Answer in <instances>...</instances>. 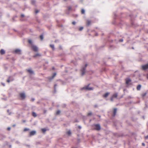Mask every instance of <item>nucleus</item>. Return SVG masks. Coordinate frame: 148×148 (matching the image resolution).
Instances as JSON below:
<instances>
[{"instance_id": "nucleus-1", "label": "nucleus", "mask_w": 148, "mask_h": 148, "mask_svg": "<svg viewBox=\"0 0 148 148\" xmlns=\"http://www.w3.org/2000/svg\"><path fill=\"white\" fill-rule=\"evenodd\" d=\"M87 66V64H86L85 65L82 67V68L81 69L80 71L82 72L81 75L82 76H83L84 75L86 69V67Z\"/></svg>"}, {"instance_id": "nucleus-2", "label": "nucleus", "mask_w": 148, "mask_h": 148, "mask_svg": "<svg viewBox=\"0 0 148 148\" xmlns=\"http://www.w3.org/2000/svg\"><path fill=\"white\" fill-rule=\"evenodd\" d=\"M90 85V84H89L87 86L82 88H81V90H93V87H89V86Z\"/></svg>"}, {"instance_id": "nucleus-3", "label": "nucleus", "mask_w": 148, "mask_h": 148, "mask_svg": "<svg viewBox=\"0 0 148 148\" xmlns=\"http://www.w3.org/2000/svg\"><path fill=\"white\" fill-rule=\"evenodd\" d=\"M95 127V129L97 131H99L101 130V127L99 124H95L94 125Z\"/></svg>"}, {"instance_id": "nucleus-4", "label": "nucleus", "mask_w": 148, "mask_h": 148, "mask_svg": "<svg viewBox=\"0 0 148 148\" xmlns=\"http://www.w3.org/2000/svg\"><path fill=\"white\" fill-rule=\"evenodd\" d=\"M56 75V73H53V75L52 76H49L47 77V78L49 82H51L54 78V77Z\"/></svg>"}, {"instance_id": "nucleus-5", "label": "nucleus", "mask_w": 148, "mask_h": 148, "mask_svg": "<svg viewBox=\"0 0 148 148\" xmlns=\"http://www.w3.org/2000/svg\"><path fill=\"white\" fill-rule=\"evenodd\" d=\"M32 48L33 50L35 52H37L38 51V47L35 45H33L32 46Z\"/></svg>"}, {"instance_id": "nucleus-6", "label": "nucleus", "mask_w": 148, "mask_h": 148, "mask_svg": "<svg viewBox=\"0 0 148 148\" xmlns=\"http://www.w3.org/2000/svg\"><path fill=\"white\" fill-rule=\"evenodd\" d=\"M26 70L28 72H29L30 74L32 75L34 74V71L32 70L31 69H27Z\"/></svg>"}, {"instance_id": "nucleus-7", "label": "nucleus", "mask_w": 148, "mask_h": 148, "mask_svg": "<svg viewBox=\"0 0 148 148\" xmlns=\"http://www.w3.org/2000/svg\"><path fill=\"white\" fill-rule=\"evenodd\" d=\"M21 50L19 49H16L14 51V53H18L20 54H21Z\"/></svg>"}, {"instance_id": "nucleus-8", "label": "nucleus", "mask_w": 148, "mask_h": 148, "mask_svg": "<svg viewBox=\"0 0 148 148\" xmlns=\"http://www.w3.org/2000/svg\"><path fill=\"white\" fill-rule=\"evenodd\" d=\"M143 70H145L148 69V63L146 64L143 65L142 66Z\"/></svg>"}, {"instance_id": "nucleus-9", "label": "nucleus", "mask_w": 148, "mask_h": 148, "mask_svg": "<svg viewBox=\"0 0 148 148\" xmlns=\"http://www.w3.org/2000/svg\"><path fill=\"white\" fill-rule=\"evenodd\" d=\"M20 96L23 99H24L25 98V94L24 93H21L20 94Z\"/></svg>"}, {"instance_id": "nucleus-10", "label": "nucleus", "mask_w": 148, "mask_h": 148, "mask_svg": "<svg viewBox=\"0 0 148 148\" xmlns=\"http://www.w3.org/2000/svg\"><path fill=\"white\" fill-rule=\"evenodd\" d=\"M36 131L34 130L30 132L29 133V136H31L34 135L36 133Z\"/></svg>"}, {"instance_id": "nucleus-11", "label": "nucleus", "mask_w": 148, "mask_h": 148, "mask_svg": "<svg viewBox=\"0 0 148 148\" xmlns=\"http://www.w3.org/2000/svg\"><path fill=\"white\" fill-rule=\"evenodd\" d=\"M131 81V80L130 78H128L126 79V83L127 84H128Z\"/></svg>"}, {"instance_id": "nucleus-12", "label": "nucleus", "mask_w": 148, "mask_h": 148, "mask_svg": "<svg viewBox=\"0 0 148 148\" xmlns=\"http://www.w3.org/2000/svg\"><path fill=\"white\" fill-rule=\"evenodd\" d=\"M141 84H139L136 87L137 90H140L141 88Z\"/></svg>"}, {"instance_id": "nucleus-13", "label": "nucleus", "mask_w": 148, "mask_h": 148, "mask_svg": "<svg viewBox=\"0 0 148 148\" xmlns=\"http://www.w3.org/2000/svg\"><path fill=\"white\" fill-rule=\"evenodd\" d=\"M109 94V92H107L103 95V97L104 98H106Z\"/></svg>"}, {"instance_id": "nucleus-14", "label": "nucleus", "mask_w": 148, "mask_h": 148, "mask_svg": "<svg viewBox=\"0 0 148 148\" xmlns=\"http://www.w3.org/2000/svg\"><path fill=\"white\" fill-rule=\"evenodd\" d=\"M38 56L39 57L41 56V54L39 53H37L33 56V57L34 58H36Z\"/></svg>"}, {"instance_id": "nucleus-15", "label": "nucleus", "mask_w": 148, "mask_h": 148, "mask_svg": "<svg viewBox=\"0 0 148 148\" xmlns=\"http://www.w3.org/2000/svg\"><path fill=\"white\" fill-rule=\"evenodd\" d=\"M5 53V51L3 49H1L0 51V53L1 55L4 54Z\"/></svg>"}, {"instance_id": "nucleus-16", "label": "nucleus", "mask_w": 148, "mask_h": 148, "mask_svg": "<svg viewBox=\"0 0 148 148\" xmlns=\"http://www.w3.org/2000/svg\"><path fill=\"white\" fill-rule=\"evenodd\" d=\"M116 111H117V109L116 108H115L114 109V111H113V116H114L116 114Z\"/></svg>"}, {"instance_id": "nucleus-17", "label": "nucleus", "mask_w": 148, "mask_h": 148, "mask_svg": "<svg viewBox=\"0 0 148 148\" xmlns=\"http://www.w3.org/2000/svg\"><path fill=\"white\" fill-rule=\"evenodd\" d=\"M117 96H118V93H115L113 95L112 97L113 98H117Z\"/></svg>"}, {"instance_id": "nucleus-18", "label": "nucleus", "mask_w": 148, "mask_h": 148, "mask_svg": "<svg viewBox=\"0 0 148 148\" xmlns=\"http://www.w3.org/2000/svg\"><path fill=\"white\" fill-rule=\"evenodd\" d=\"M50 47L51 48L53 49V50H55V48L54 47V46L53 44H51L50 45Z\"/></svg>"}, {"instance_id": "nucleus-19", "label": "nucleus", "mask_w": 148, "mask_h": 148, "mask_svg": "<svg viewBox=\"0 0 148 148\" xmlns=\"http://www.w3.org/2000/svg\"><path fill=\"white\" fill-rule=\"evenodd\" d=\"M91 21L90 20H87V21L86 25L89 26L90 24Z\"/></svg>"}, {"instance_id": "nucleus-20", "label": "nucleus", "mask_w": 148, "mask_h": 148, "mask_svg": "<svg viewBox=\"0 0 148 148\" xmlns=\"http://www.w3.org/2000/svg\"><path fill=\"white\" fill-rule=\"evenodd\" d=\"M32 116L34 117H36L37 116V114L36 112H33L32 113Z\"/></svg>"}, {"instance_id": "nucleus-21", "label": "nucleus", "mask_w": 148, "mask_h": 148, "mask_svg": "<svg viewBox=\"0 0 148 148\" xmlns=\"http://www.w3.org/2000/svg\"><path fill=\"white\" fill-rule=\"evenodd\" d=\"M67 134L69 135H70L71 134V132L70 130H69L66 133Z\"/></svg>"}, {"instance_id": "nucleus-22", "label": "nucleus", "mask_w": 148, "mask_h": 148, "mask_svg": "<svg viewBox=\"0 0 148 148\" xmlns=\"http://www.w3.org/2000/svg\"><path fill=\"white\" fill-rule=\"evenodd\" d=\"M57 85L56 84H55L54 86V93H56V87L57 86Z\"/></svg>"}, {"instance_id": "nucleus-23", "label": "nucleus", "mask_w": 148, "mask_h": 148, "mask_svg": "<svg viewBox=\"0 0 148 148\" xmlns=\"http://www.w3.org/2000/svg\"><path fill=\"white\" fill-rule=\"evenodd\" d=\"M85 10L84 9H82V10H81V13H82V14H85Z\"/></svg>"}, {"instance_id": "nucleus-24", "label": "nucleus", "mask_w": 148, "mask_h": 148, "mask_svg": "<svg viewBox=\"0 0 148 148\" xmlns=\"http://www.w3.org/2000/svg\"><path fill=\"white\" fill-rule=\"evenodd\" d=\"M31 3L32 4L34 5L36 3V1L35 0H32L31 1Z\"/></svg>"}, {"instance_id": "nucleus-25", "label": "nucleus", "mask_w": 148, "mask_h": 148, "mask_svg": "<svg viewBox=\"0 0 148 148\" xmlns=\"http://www.w3.org/2000/svg\"><path fill=\"white\" fill-rule=\"evenodd\" d=\"M41 130L43 133H44L46 131V129L45 128H42L41 129Z\"/></svg>"}, {"instance_id": "nucleus-26", "label": "nucleus", "mask_w": 148, "mask_h": 148, "mask_svg": "<svg viewBox=\"0 0 148 148\" xmlns=\"http://www.w3.org/2000/svg\"><path fill=\"white\" fill-rule=\"evenodd\" d=\"M61 112L60 111V110H58L57 111V112H56V115H58Z\"/></svg>"}, {"instance_id": "nucleus-27", "label": "nucleus", "mask_w": 148, "mask_h": 148, "mask_svg": "<svg viewBox=\"0 0 148 148\" xmlns=\"http://www.w3.org/2000/svg\"><path fill=\"white\" fill-rule=\"evenodd\" d=\"M40 37L41 40H42L43 39V35H41L40 36Z\"/></svg>"}, {"instance_id": "nucleus-28", "label": "nucleus", "mask_w": 148, "mask_h": 148, "mask_svg": "<svg viewBox=\"0 0 148 148\" xmlns=\"http://www.w3.org/2000/svg\"><path fill=\"white\" fill-rule=\"evenodd\" d=\"M68 10H70L71 9V6H68L67 7Z\"/></svg>"}, {"instance_id": "nucleus-29", "label": "nucleus", "mask_w": 148, "mask_h": 148, "mask_svg": "<svg viewBox=\"0 0 148 148\" xmlns=\"http://www.w3.org/2000/svg\"><path fill=\"white\" fill-rule=\"evenodd\" d=\"M83 28H84V27H79V31H81L83 30Z\"/></svg>"}, {"instance_id": "nucleus-30", "label": "nucleus", "mask_w": 148, "mask_h": 148, "mask_svg": "<svg viewBox=\"0 0 148 148\" xmlns=\"http://www.w3.org/2000/svg\"><path fill=\"white\" fill-rule=\"evenodd\" d=\"M92 113L91 112H90L88 114V116H90L91 115H92Z\"/></svg>"}, {"instance_id": "nucleus-31", "label": "nucleus", "mask_w": 148, "mask_h": 148, "mask_svg": "<svg viewBox=\"0 0 148 148\" xmlns=\"http://www.w3.org/2000/svg\"><path fill=\"white\" fill-rule=\"evenodd\" d=\"M16 17H17V16H14L13 17V18H12V20L14 22V21H15V20L14 19H15V18H16Z\"/></svg>"}, {"instance_id": "nucleus-32", "label": "nucleus", "mask_w": 148, "mask_h": 148, "mask_svg": "<svg viewBox=\"0 0 148 148\" xmlns=\"http://www.w3.org/2000/svg\"><path fill=\"white\" fill-rule=\"evenodd\" d=\"M28 42H29V44H32V43H32V40H28Z\"/></svg>"}, {"instance_id": "nucleus-33", "label": "nucleus", "mask_w": 148, "mask_h": 148, "mask_svg": "<svg viewBox=\"0 0 148 148\" xmlns=\"http://www.w3.org/2000/svg\"><path fill=\"white\" fill-rule=\"evenodd\" d=\"M29 130V128H26L24 129V131H28Z\"/></svg>"}, {"instance_id": "nucleus-34", "label": "nucleus", "mask_w": 148, "mask_h": 148, "mask_svg": "<svg viewBox=\"0 0 148 148\" xmlns=\"http://www.w3.org/2000/svg\"><path fill=\"white\" fill-rule=\"evenodd\" d=\"M146 94H147V93L145 92L142 95V96L143 97H144L146 95Z\"/></svg>"}, {"instance_id": "nucleus-35", "label": "nucleus", "mask_w": 148, "mask_h": 148, "mask_svg": "<svg viewBox=\"0 0 148 148\" xmlns=\"http://www.w3.org/2000/svg\"><path fill=\"white\" fill-rule=\"evenodd\" d=\"M7 112L8 113L9 115H10L11 114V112H10V110L9 109H8L7 110Z\"/></svg>"}, {"instance_id": "nucleus-36", "label": "nucleus", "mask_w": 148, "mask_h": 148, "mask_svg": "<svg viewBox=\"0 0 148 148\" xmlns=\"http://www.w3.org/2000/svg\"><path fill=\"white\" fill-rule=\"evenodd\" d=\"M66 106V105L65 104H63L62 105V107L63 108L65 107Z\"/></svg>"}, {"instance_id": "nucleus-37", "label": "nucleus", "mask_w": 148, "mask_h": 148, "mask_svg": "<svg viewBox=\"0 0 148 148\" xmlns=\"http://www.w3.org/2000/svg\"><path fill=\"white\" fill-rule=\"evenodd\" d=\"M9 78L10 77H9V78L7 80V82L8 83H9L10 82V80Z\"/></svg>"}, {"instance_id": "nucleus-38", "label": "nucleus", "mask_w": 148, "mask_h": 148, "mask_svg": "<svg viewBox=\"0 0 148 148\" xmlns=\"http://www.w3.org/2000/svg\"><path fill=\"white\" fill-rule=\"evenodd\" d=\"M119 41L121 42H122L123 41V39H120L119 40Z\"/></svg>"}, {"instance_id": "nucleus-39", "label": "nucleus", "mask_w": 148, "mask_h": 148, "mask_svg": "<svg viewBox=\"0 0 148 148\" xmlns=\"http://www.w3.org/2000/svg\"><path fill=\"white\" fill-rule=\"evenodd\" d=\"M77 140L78 143H79L80 142V139L79 138H78L77 139Z\"/></svg>"}, {"instance_id": "nucleus-40", "label": "nucleus", "mask_w": 148, "mask_h": 148, "mask_svg": "<svg viewBox=\"0 0 148 148\" xmlns=\"http://www.w3.org/2000/svg\"><path fill=\"white\" fill-rule=\"evenodd\" d=\"M39 12V10H36L35 11V13L36 14H37Z\"/></svg>"}, {"instance_id": "nucleus-41", "label": "nucleus", "mask_w": 148, "mask_h": 148, "mask_svg": "<svg viewBox=\"0 0 148 148\" xmlns=\"http://www.w3.org/2000/svg\"><path fill=\"white\" fill-rule=\"evenodd\" d=\"M72 24L73 25H75V24H76V22L75 21H73L72 22Z\"/></svg>"}, {"instance_id": "nucleus-42", "label": "nucleus", "mask_w": 148, "mask_h": 148, "mask_svg": "<svg viewBox=\"0 0 148 148\" xmlns=\"http://www.w3.org/2000/svg\"><path fill=\"white\" fill-rule=\"evenodd\" d=\"M145 139H148V135L146 136L145 137Z\"/></svg>"}, {"instance_id": "nucleus-43", "label": "nucleus", "mask_w": 148, "mask_h": 148, "mask_svg": "<svg viewBox=\"0 0 148 148\" xmlns=\"http://www.w3.org/2000/svg\"><path fill=\"white\" fill-rule=\"evenodd\" d=\"M16 143L17 144H18L20 143V142L18 141H16Z\"/></svg>"}, {"instance_id": "nucleus-44", "label": "nucleus", "mask_w": 148, "mask_h": 148, "mask_svg": "<svg viewBox=\"0 0 148 148\" xmlns=\"http://www.w3.org/2000/svg\"><path fill=\"white\" fill-rule=\"evenodd\" d=\"M94 107L95 108H97L98 107V106L97 105V104H95V105H94Z\"/></svg>"}, {"instance_id": "nucleus-45", "label": "nucleus", "mask_w": 148, "mask_h": 148, "mask_svg": "<svg viewBox=\"0 0 148 148\" xmlns=\"http://www.w3.org/2000/svg\"><path fill=\"white\" fill-rule=\"evenodd\" d=\"M21 16L22 17H23L25 16V15L24 14H21Z\"/></svg>"}, {"instance_id": "nucleus-46", "label": "nucleus", "mask_w": 148, "mask_h": 148, "mask_svg": "<svg viewBox=\"0 0 148 148\" xmlns=\"http://www.w3.org/2000/svg\"><path fill=\"white\" fill-rule=\"evenodd\" d=\"M78 128L79 129H81L82 128V127L80 125H79L78 126Z\"/></svg>"}, {"instance_id": "nucleus-47", "label": "nucleus", "mask_w": 148, "mask_h": 148, "mask_svg": "<svg viewBox=\"0 0 148 148\" xmlns=\"http://www.w3.org/2000/svg\"><path fill=\"white\" fill-rule=\"evenodd\" d=\"M31 100L32 101H34L35 100V99L34 98H32Z\"/></svg>"}, {"instance_id": "nucleus-48", "label": "nucleus", "mask_w": 148, "mask_h": 148, "mask_svg": "<svg viewBox=\"0 0 148 148\" xmlns=\"http://www.w3.org/2000/svg\"><path fill=\"white\" fill-rule=\"evenodd\" d=\"M10 129H11V128H10V127H8L7 128V130H10Z\"/></svg>"}, {"instance_id": "nucleus-49", "label": "nucleus", "mask_w": 148, "mask_h": 148, "mask_svg": "<svg viewBox=\"0 0 148 148\" xmlns=\"http://www.w3.org/2000/svg\"><path fill=\"white\" fill-rule=\"evenodd\" d=\"M114 47V46H113V45H110V48H112V47Z\"/></svg>"}, {"instance_id": "nucleus-50", "label": "nucleus", "mask_w": 148, "mask_h": 148, "mask_svg": "<svg viewBox=\"0 0 148 148\" xmlns=\"http://www.w3.org/2000/svg\"><path fill=\"white\" fill-rule=\"evenodd\" d=\"M142 145L144 146L145 145V144L144 143H142Z\"/></svg>"}, {"instance_id": "nucleus-51", "label": "nucleus", "mask_w": 148, "mask_h": 148, "mask_svg": "<svg viewBox=\"0 0 148 148\" xmlns=\"http://www.w3.org/2000/svg\"><path fill=\"white\" fill-rule=\"evenodd\" d=\"M113 97H112L111 99H110V100L111 101H113Z\"/></svg>"}, {"instance_id": "nucleus-52", "label": "nucleus", "mask_w": 148, "mask_h": 148, "mask_svg": "<svg viewBox=\"0 0 148 148\" xmlns=\"http://www.w3.org/2000/svg\"><path fill=\"white\" fill-rule=\"evenodd\" d=\"M95 35L96 36H98V33H97V32H96V33H95Z\"/></svg>"}, {"instance_id": "nucleus-53", "label": "nucleus", "mask_w": 148, "mask_h": 148, "mask_svg": "<svg viewBox=\"0 0 148 148\" xmlns=\"http://www.w3.org/2000/svg\"><path fill=\"white\" fill-rule=\"evenodd\" d=\"M132 98V97L130 96H129L128 97V98H129V99H131Z\"/></svg>"}, {"instance_id": "nucleus-54", "label": "nucleus", "mask_w": 148, "mask_h": 148, "mask_svg": "<svg viewBox=\"0 0 148 148\" xmlns=\"http://www.w3.org/2000/svg\"><path fill=\"white\" fill-rule=\"evenodd\" d=\"M97 116L99 117V118H100L101 116L100 115H97Z\"/></svg>"}, {"instance_id": "nucleus-55", "label": "nucleus", "mask_w": 148, "mask_h": 148, "mask_svg": "<svg viewBox=\"0 0 148 148\" xmlns=\"http://www.w3.org/2000/svg\"><path fill=\"white\" fill-rule=\"evenodd\" d=\"M2 84L4 86H5V83H2Z\"/></svg>"}, {"instance_id": "nucleus-56", "label": "nucleus", "mask_w": 148, "mask_h": 148, "mask_svg": "<svg viewBox=\"0 0 148 148\" xmlns=\"http://www.w3.org/2000/svg\"><path fill=\"white\" fill-rule=\"evenodd\" d=\"M114 15L115 16H116V14L115 12H114Z\"/></svg>"}, {"instance_id": "nucleus-57", "label": "nucleus", "mask_w": 148, "mask_h": 148, "mask_svg": "<svg viewBox=\"0 0 148 148\" xmlns=\"http://www.w3.org/2000/svg\"><path fill=\"white\" fill-rule=\"evenodd\" d=\"M52 69H53V70H54V69H55V67H52Z\"/></svg>"}, {"instance_id": "nucleus-58", "label": "nucleus", "mask_w": 148, "mask_h": 148, "mask_svg": "<svg viewBox=\"0 0 148 148\" xmlns=\"http://www.w3.org/2000/svg\"><path fill=\"white\" fill-rule=\"evenodd\" d=\"M25 121H25V120H23V122H24V123L25 122Z\"/></svg>"}, {"instance_id": "nucleus-59", "label": "nucleus", "mask_w": 148, "mask_h": 148, "mask_svg": "<svg viewBox=\"0 0 148 148\" xmlns=\"http://www.w3.org/2000/svg\"><path fill=\"white\" fill-rule=\"evenodd\" d=\"M15 125H15V124H14V125H13V127H14V126H15Z\"/></svg>"}, {"instance_id": "nucleus-60", "label": "nucleus", "mask_w": 148, "mask_h": 148, "mask_svg": "<svg viewBox=\"0 0 148 148\" xmlns=\"http://www.w3.org/2000/svg\"><path fill=\"white\" fill-rule=\"evenodd\" d=\"M143 119H145V118H144V116H143Z\"/></svg>"}, {"instance_id": "nucleus-61", "label": "nucleus", "mask_w": 148, "mask_h": 148, "mask_svg": "<svg viewBox=\"0 0 148 148\" xmlns=\"http://www.w3.org/2000/svg\"><path fill=\"white\" fill-rule=\"evenodd\" d=\"M134 25V23H132V25Z\"/></svg>"}, {"instance_id": "nucleus-62", "label": "nucleus", "mask_w": 148, "mask_h": 148, "mask_svg": "<svg viewBox=\"0 0 148 148\" xmlns=\"http://www.w3.org/2000/svg\"><path fill=\"white\" fill-rule=\"evenodd\" d=\"M11 145H10V148H11Z\"/></svg>"}, {"instance_id": "nucleus-63", "label": "nucleus", "mask_w": 148, "mask_h": 148, "mask_svg": "<svg viewBox=\"0 0 148 148\" xmlns=\"http://www.w3.org/2000/svg\"><path fill=\"white\" fill-rule=\"evenodd\" d=\"M132 49H134V47H132Z\"/></svg>"}, {"instance_id": "nucleus-64", "label": "nucleus", "mask_w": 148, "mask_h": 148, "mask_svg": "<svg viewBox=\"0 0 148 148\" xmlns=\"http://www.w3.org/2000/svg\"><path fill=\"white\" fill-rule=\"evenodd\" d=\"M77 5H76L75 6V7H77Z\"/></svg>"}]
</instances>
